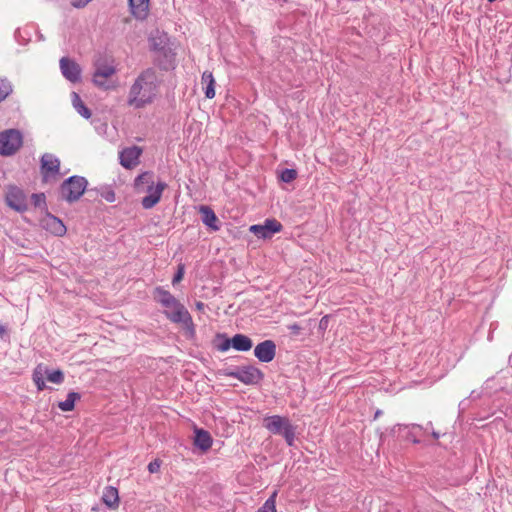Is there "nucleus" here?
Instances as JSON below:
<instances>
[{
  "label": "nucleus",
  "instance_id": "obj_11",
  "mask_svg": "<svg viewBox=\"0 0 512 512\" xmlns=\"http://www.w3.org/2000/svg\"><path fill=\"white\" fill-rule=\"evenodd\" d=\"M60 69L63 76L72 83H76L81 79V68L78 63L68 57L60 59Z\"/></svg>",
  "mask_w": 512,
  "mask_h": 512
},
{
  "label": "nucleus",
  "instance_id": "obj_1",
  "mask_svg": "<svg viewBox=\"0 0 512 512\" xmlns=\"http://www.w3.org/2000/svg\"><path fill=\"white\" fill-rule=\"evenodd\" d=\"M158 91V79L154 68H147L140 73L132 84L127 103L134 108H143L150 104Z\"/></svg>",
  "mask_w": 512,
  "mask_h": 512
},
{
  "label": "nucleus",
  "instance_id": "obj_20",
  "mask_svg": "<svg viewBox=\"0 0 512 512\" xmlns=\"http://www.w3.org/2000/svg\"><path fill=\"white\" fill-rule=\"evenodd\" d=\"M232 347L237 351L246 352L253 347V342L244 334H235L232 337Z\"/></svg>",
  "mask_w": 512,
  "mask_h": 512
},
{
  "label": "nucleus",
  "instance_id": "obj_40",
  "mask_svg": "<svg viewBox=\"0 0 512 512\" xmlns=\"http://www.w3.org/2000/svg\"><path fill=\"white\" fill-rule=\"evenodd\" d=\"M240 375H241V367H237L233 370L232 378H235L240 381Z\"/></svg>",
  "mask_w": 512,
  "mask_h": 512
},
{
  "label": "nucleus",
  "instance_id": "obj_36",
  "mask_svg": "<svg viewBox=\"0 0 512 512\" xmlns=\"http://www.w3.org/2000/svg\"><path fill=\"white\" fill-rule=\"evenodd\" d=\"M288 329L291 331L293 335H299L302 327L298 325L297 323L291 324L288 326Z\"/></svg>",
  "mask_w": 512,
  "mask_h": 512
},
{
  "label": "nucleus",
  "instance_id": "obj_19",
  "mask_svg": "<svg viewBox=\"0 0 512 512\" xmlns=\"http://www.w3.org/2000/svg\"><path fill=\"white\" fill-rule=\"evenodd\" d=\"M151 184H155L154 173L151 171H145L138 175L134 180V187L137 192H144L145 188Z\"/></svg>",
  "mask_w": 512,
  "mask_h": 512
},
{
  "label": "nucleus",
  "instance_id": "obj_32",
  "mask_svg": "<svg viewBox=\"0 0 512 512\" xmlns=\"http://www.w3.org/2000/svg\"><path fill=\"white\" fill-rule=\"evenodd\" d=\"M183 276H184V265L180 264V265H178V270L172 279V284L175 285V284L179 283L183 279Z\"/></svg>",
  "mask_w": 512,
  "mask_h": 512
},
{
  "label": "nucleus",
  "instance_id": "obj_27",
  "mask_svg": "<svg viewBox=\"0 0 512 512\" xmlns=\"http://www.w3.org/2000/svg\"><path fill=\"white\" fill-rule=\"evenodd\" d=\"M217 339L219 342L216 344V347L219 351L225 352L232 347V338H228L225 335L218 334Z\"/></svg>",
  "mask_w": 512,
  "mask_h": 512
},
{
  "label": "nucleus",
  "instance_id": "obj_15",
  "mask_svg": "<svg viewBox=\"0 0 512 512\" xmlns=\"http://www.w3.org/2000/svg\"><path fill=\"white\" fill-rule=\"evenodd\" d=\"M199 212L201 213L202 222L211 230L218 231L220 229L219 220L215 214V212L206 205H201L199 207Z\"/></svg>",
  "mask_w": 512,
  "mask_h": 512
},
{
  "label": "nucleus",
  "instance_id": "obj_38",
  "mask_svg": "<svg viewBox=\"0 0 512 512\" xmlns=\"http://www.w3.org/2000/svg\"><path fill=\"white\" fill-rule=\"evenodd\" d=\"M219 374L223 375V376H227V377H232L233 370L228 369V368L222 369V370L219 371Z\"/></svg>",
  "mask_w": 512,
  "mask_h": 512
},
{
  "label": "nucleus",
  "instance_id": "obj_35",
  "mask_svg": "<svg viewBox=\"0 0 512 512\" xmlns=\"http://www.w3.org/2000/svg\"><path fill=\"white\" fill-rule=\"evenodd\" d=\"M92 0H73L71 5L75 8H84Z\"/></svg>",
  "mask_w": 512,
  "mask_h": 512
},
{
  "label": "nucleus",
  "instance_id": "obj_8",
  "mask_svg": "<svg viewBox=\"0 0 512 512\" xmlns=\"http://www.w3.org/2000/svg\"><path fill=\"white\" fill-rule=\"evenodd\" d=\"M167 188V183L158 181L156 184H151L145 188L144 192L148 195L142 198L141 204L144 209L153 208L161 199L163 191Z\"/></svg>",
  "mask_w": 512,
  "mask_h": 512
},
{
  "label": "nucleus",
  "instance_id": "obj_16",
  "mask_svg": "<svg viewBox=\"0 0 512 512\" xmlns=\"http://www.w3.org/2000/svg\"><path fill=\"white\" fill-rule=\"evenodd\" d=\"M103 503L110 509H116L119 506V493L118 489L113 486H107L102 494Z\"/></svg>",
  "mask_w": 512,
  "mask_h": 512
},
{
  "label": "nucleus",
  "instance_id": "obj_3",
  "mask_svg": "<svg viewBox=\"0 0 512 512\" xmlns=\"http://www.w3.org/2000/svg\"><path fill=\"white\" fill-rule=\"evenodd\" d=\"M263 426L272 434L284 437L288 446H293L295 441L296 427L291 424L287 417L273 415L263 420Z\"/></svg>",
  "mask_w": 512,
  "mask_h": 512
},
{
  "label": "nucleus",
  "instance_id": "obj_14",
  "mask_svg": "<svg viewBox=\"0 0 512 512\" xmlns=\"http://www.w3.org/2000/svg\"><path fill=\"white\" fill-rule=\"evenodd\" d=\"M264 377L263 372L254 366H242L240 382L245 385L258 384Z\"/></svg>",
  "mask_w": 512,
  "mask_h": 512
},
{
  "label": "nucleus",
  "instance_id": "obj_39",
  "mask_svg": "<svg viewBox=\"0 0 512 512\" xmlns=\"http://www.w3.org/2000/svg\"><path fill=\"white\" fill-rule=\"evenodd\" d=\"M327 324H328V317L327 316L322 317L320 320V323H319V327L321 329H325L327 327Z\"/></svg>",
  "mask_w": 512,
  "mask_h": 512
},
{
  "label": "nucleus",
  "instance_id": "obj_12",
  "mask_svg": "<svg viewBox=\"0 0 512 512\" xmlns=\"http://www.w3.org/2000/svg\"><path fill=\"white\" fill-rule=\"evenodd\" d=\"M255 357L264 363L271 362L276 355V344L272 340H265L254 348Z\"/></svg>",
  "mask_w": 512,
  "mask_h": 512
},
{
  "label": "nucleus",
  "instance_id": "obj_10",
  "mask_svg": "<svg viewBox=\"0 0 512 512\" xmlns=\"http://www.w3.org/2000/svg\"><path fill=\"white\" fill-rule=\"evenodd\" d=\"M40 163L41 174L45 182L48 181L49 177L59 174L60 160L55 155L50 153L43 154Z\"/></svg>",
  "mask_w": 512,
  "mask_h": 512
},
{
  "label": "nucleus",
  "instance_id": "obj_26",
  "mask_svg": "<svg viewBox=\"0 0 512 512\" xmlns=\"http://www.w3.org/2000/svg\"><path fill=\"white\" fill-rule=\"evenodd\" d=\"M50 221H51V223H50L51 230L55 235L61 236V235L65 234L66 227L58 218L52 217L50 219Z\"/></svg>",
  "mask_w": 512,
  "mask_h": 512
},
{
  "label": "nucleus",
  "instance_id": "obj_30",
  "mask_svg": "<svg viewBox=\"0 0 512 512\" xmlns=\"http://www.w3.org/2000/svg\"><path fill=\"white\" fill-rule=\"evenodd\" d=\"M297 177V171L294 169H284L280 173V179L285 183H290Z\"/></svg>",
  "mask_w": 512,
  "mask_h": 512
},
{
  "label": "nucleus",
  "instance_id": "obj_28",
  "mask_svg": "<svg viewBox=\"0 0 512 512\" xmlns=\"http://www.w3.org/2000/svg\"><path fill=\"white\" fill-rule=\"evenodd\" d=\"M45 374H46L47 380L52 383H55V384H61L64 380V374L61 370H54V371L45 370Z\"/></svg>",
  "mask_w": 512,
  "mask_h": 512
},
{
  "label": "nucleus",
  "instance_id": "obj_23",
  "mask_svg": "<svg viewBox=\"0 0 512 512\" xmlns=\"http://www.w3.org/2000/svg\"><path fill=\"white\" fill-rule=\"evenodd\" d=\"M80 397V394L77 392L68 393L66 400L58 403L59 409L63 412L72 411L74 409L76 400H79Z\"/></svg>",
  "mask_w": 512,
  "mask_h": 512
},
{
  "label": "nucleus",
  "instance_id": "obj_33",
  "mask_svg": "<svg viewBox=\"0 0 512 512\" xmlns=\"http://www.w3.org/2000/svg\"><path fill=\"white\" fill-rule=\"evenodd\" d=\"M161 462L154 460L148 464V471L150 473H157L160 470Z\"/></svg>",
  "mask_w": 512,
  "mask_h": 512
},
{
  "label": "nucleus",
  "instance_id": "obj_21",
  "mask_svg": "<svg viewBox=\"0 0 512 512\" xmlns=\"http://www.w3.org/2000/svg\"><path fill=\"white\" fill-rule=\"evenodd\" d=\"M202 84L206 85L204 93L206 98L212 99L215 97V80L211 72L205 71L202 74Z\"/></svg>",
  "mask_w": 512,
  "mask_h": 512
},
{
  "label": "nucleus",
  "instance_id": "obj_29",
  "mask_svg": "<svg viewBox=\"0 0 512 512\" xmlns=\"http://www.w3.org/2000/svg\"><path fill=\"white\" fill-rule=\"evenodd\" d=\"M12 92V85L7 79H0V102Z\"/></svg>",
  "mask_w": 512,
  "mask_h": 512
},
{
  "label": "nucleus",
  "instance_id": "obj_31",
  "mask_svg": "<svg viewBox=\"0 0 512 512\" xmlns=\"http://www.w3.org/2000/svg\"><path fill=\"white\" fill-rule=\"evenodd\" d=\"M31 201L35 207L41 208L46 204V197L44 193H35L31 196Z\"/></svg>",
  "mask_w": 512,
  "mask_h": 512
},
{
  "label": "nucleus",
  "instance_id": "obj_5",
  "mask_svg": "<svg viewBox=\"0 0 512 512\" xmlns=\"http://www.w3.org/2000/svg\"><path fill=\"white\" fill-rule=\"evenodd\" d=\"M23 139L20 131L16 129L6 130L0 133V155L10 156L15 154L22 146Z\"/></svg>",
  "mask_w": 512,
  "mask_h": 512
},
{
  "label": "nucleus",
  "instance_id": "obj_37",
  "mask_svg": "<svg viewBox=\"0 0 512 512\" xmlns=\"http://www.w3.org/2000/svg\"><path fill=\"white\" fill-rule=\"evenodd\" d=\"M0 337L4 340L8 338V329L5 325H0Z\"/></svg>",
  "mask_w": 512,
  "mask_h": 512
},
{
  "label": "nucleus",
  "instance_id": "obj_24",
  "mask_svg": "<svg viewBox=\"0 0 512 512\" xmlns=\"http://www.w3.org/2000/svg\"><path fill=\"white\" fill-rule=\"evenodd\" d=\"M276 496L277 492L275 491L256 512H276Z\"/></svg>",
  "mask_w": 512,
  "mask_h": 512
},
{
  "label": "nucleus",
  "instance_id": "obj_41",
  "mask_svg": "<svg viewBox=\"0 0 512 512\" xmlns=\"http://www.w3.org/2000/svg\"><path fill=\"white\" fill-rule=\"evenodd\" d=\"M196 308H197L198 310H203V308H204V303H202V302H197V303H196Z\"/></svg>",
  "mask_w": 512,
  "mask_h": 512
},
{
  "label": "nucleus",
  "instance_id": "obj_18",
  "mask_svg": "<svg viewBox=\"0 0 512 512\" xmlns=\"http://www.w3.org/2000/svg\"><path fill=\"white\" fill-rule=\"evenodd\" d=\"M132 14L137 19H144L147 16L149 0H128Z\"/></svg>",
  "mask_w": 512,
  "mask_h": 512
},
{
  "label": "nucleus",
  "instance_id": "obj_7",
  "mask_svg": "<svg viewBox=\"0 0 512 512\" xmlns=\"http://www.w3.org/2000/svg\"><path fill=\"white\" fill-rule=\"evenodd\" d=\"M6 204L17 212H25L28 209L24 191L17 186H10L5 197Z\"/></svg>",
  "mask_w": 512,
  "mask_h": 512
},
{
  "label": "nucleus",
  "instance_id": "obj_42",
  "mask_svg": "<svg viewBox=\"0 0 512 512\" xmlns=\"http://www.w3.org/2000/svg\"><path fill=\"white\" fill-rule=\"evenodd\" d=\"M381 414H382V411L381 410H377L375 412L374 418L377 419Z\"/></svg>",
  "mask_w": 512,
  "mask_h": 512
},
{
  "label": "nucleus",
  "instance_id": "obj_6",
  "mask_svg": "<svg viewBox=\"0 0 512 512\" xmlns=\"http://www.w3.org/2000/svg\"><path fill=\"white\" fill-rule=\"evenodd\" d=\"M95 71L93 73V82L96 86L105 90L110 89L112 86L106 84V80L116 73V69L113 65L107 64L101 59H98L94 63Z\"/></svg>",
  "mask_w": 512,
  "mask_h": 512
},
{
  "label": "nucleus",
  "instance_id": "obj_43",
  "mask_svg": "<svg viewBox=\"0 0 512 512\" xmlns=\"http://www.w3.org/2000/svg\"><path fill=\"white\" fill-rule=\"evenodd\" d=\"M432 436L435 438V439H438L440 437L439 433L438 432H433L432 433Z\"/></svg>",
  "mask_w": 512,
  "mask_h": 512
},
{
  "label": "nucleus",
  "instance_id": "obj_17",
  "mask_svg": "<svg viewBox=\"0 0 512 512\" xmlns=\"http://www.w3.org/2000/svg\"><path fill=\"white\" fill-rule=\"evenodd\" d=\"M212 437L210 433L204 429H195L194 445L202 451H207L212 446Z\"/></svg>",
  "mask_w": 512,
  "mask_h": 512
},
{
  "label": "nucleus",
  "instance_id": "obj_22",
  "mask_svg": "<svg viewBox=\"0 0 512 512\" xmlns=\"http://www.w3.org/2000/svg\"><path fill=\"white\" fill-rule=\"evenodd\" d=\"M72 103L76 111L85 119H89L92 115L90 109L81 100L80 96L76 93H72Z\"/></svg>",
  "mask_w": 512,
  "mask_h": 512
},
{
  "label": "nucleus",
  "instance_id": "obj_4",
  "mask_svg": "<svg viewBox=\"0 0 512 512\" xmlns=\"http://www.w3.org/2000/svg\"><path fill=\"white\" fill-rule=\"evenodd\" d=\"M87 184V180L82 176L69 177L60 186L62 198L69 203L77 201L83 195Z\"/></svg>",
  "mask_w": 512,
  "mask_h": 512
},
{
  "label": "nucleus",
  "instance_id": "obj_34",
  "mask_svg": "<svg viewBox=\"0 0 512 512\" xmlns=\"http://www.w3.org/2000/svg\"><path fill=\"white\" fill-rule=\"evenodd\" d=\"M101 196L107 201V202H114L115 201V193L113 190L108 189L105 192L101 194Z\"/></svg>",
  "mask_w": 512,
  "mask_h": 512
},
{
  "label": "nucleus",
  "instance_id": "obj_2",
  "mask_svg": "<svg viewBox=\"0 0 512 512\" xmlns=\"http://www.w3.org/2000/svg\"><path fill=\"white\" fill-rule=\"evenodd\" d=\"M156 302L165 307V316L173 323L184 325L192 324V317L182 303L179 302L168 290L158 286L153 291Z\"/></svg>",
  "mask_w": 512,
  "mask_h": 512
},
{
  "label": "nucleus",
  "instance_id": "obj_9",
  "mask_svg": "<svg viewBox=\"0 0 512 512\" xmlns=\"http://www.w3.org/2000/svg\"><path fill=\"white\" fill-rule=\"evenodd\" d=\"M250 232L262 239H270L282 230V224L276 219H266L263 225H252Z\"/></svg>",
  "mask_w": 512,
  "mask_h": 512
},
{
  "label": "nucleus",
  "instance_id": "obj_13",
  "mask_svg": "<svg viewBox=\"0 0 512 512\" xmlns=\"http://www.w3.org/2000/svg\"><path fill=\"white\" fill-rule=\"evenodd\" d=\"M142 149L138 146H132L123 149L119 153L120 164L126 169H132L139 163Z\"/></svg>",
  "mask_w": 512,
  "mask_h": 512
},
{
  "label": "nucleus",
  "instance_id": "obj_25",
  "mask_svg": "<svg viewBox=\"0 0 512 512\" xmlns=\"http://www.w3.org/2000/svg\"><path fill=\"white\" fill-rule=\"evenodd\" d=\"M33 381L35 382V385H36L38 390L42 391V390H44L46 388L41 366H38L34 370V372H33Z\"/></svg>",
  "mask_w": 512,
  "mask_h": 512
}]
</instances>
